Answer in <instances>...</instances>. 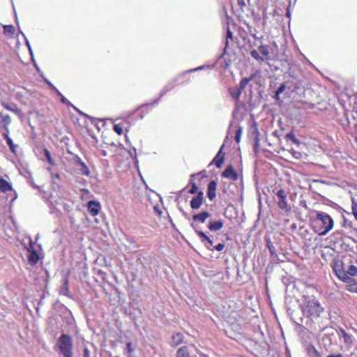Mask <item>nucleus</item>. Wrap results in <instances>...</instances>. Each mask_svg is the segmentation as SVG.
I'll list each match as a JSON object with an SVG mask.
<instances>
[{
	"label": "nucleus",
	"mask_w": 357,
	"mask_h": 357,
	"mask_svg": "<svg viewBox=\"0 0 357 357\" xmlns=\"http://www.w3.org/2000/svg\"><path fill=\"white\" fill-rule=\"evenodd\" d=\"M333 271L336 276L342 282L350 283L354 281L351 277L357 275V267L351 264L336 260L333 263Z\"/></svg>",
	"instance_id": "f257e3e1"
},
{
	"label": "nucleus",
	"mask_w": 357,
	"mask_h": 357,
	"mask_svg": "<svg viewBox=\"0 0 357 357\" xmlns=\"http://www.w3.org/2000/svg\"><path fill=\"white\" fill-rule=\"evenodd\" d=\"M324 307L321 306L319 302L314 297H305V305L303 311L307 317L318 318L324 312Z\"/></svg>",
	"instance_id": "f03ea898"
},
{
	"label": "nucleus",
	"mask_w": 357,
	"mask_h": 357,
	"mask_svg": "<svg viewBox=\"0 0 357 357\" xmlns=\"http://www.w3.org/2000/svg\"><path fill=\"white\" fill-rule=\"evenodd\" d=\"M316 224L319 227V234L326 235L333 227V220L331 217L326 213L318 212L317 214Z\"/></svg>",
	"instance_id": "7ed1b4c3"
},
{
	"label": "nucleus",
	"mask_w": 357,
	"mask_h": 357,
	"mask_svg": "<svg viewBox=\"0 0 357 357\" xmlns=\"http://www.w3.org/2000/svg\"><path fill=\"white\" fill-rule=\"evenodd\" d=\"M60 354L64 357H73V339L66 334H62L56 343Z\"/></svg>",
	"instance_id": "20e7f679"
},
{
	"label": "nucleus",
	"mask_w": 357,
	"mask_h": 357,
	"mask_svg": "<svg viewBox=\"0 0 357 357\" xmlns=\"http://www.w3.org/2000/svg\"><path fill=\"white\" fill-rule=\"evenodd\" d=\"M278 196L279 201L278 202V206L282 211L289 212L291 211L290 206L287 202V193L283 189H280L275 192Z\"/></svg>",
	"instance_id": "39448f33"
},
{
	"label": "nucleus",
	"mask_w": 357,
	"mask_h": 357,
	"mask_svg": "<svg viewBox=\"0 0 357 357\" xmlns=\"http://www.w3.org/2000/svg\"><path fill=\"white\" fill-rule=\"evenodd\" d=\"M191 227H192L198 236L200 238L201 241L204 244L205 247L209 250H212L211 247L213 245V242L209 237H208L205 233L202 231L197 230L196 225L194 223L191 224Z\"/></svg>",
	"instance_id": "423d86ee"
},
{
	"label": "nucleus",
	"mask_w": 357,
	"mask_h": 357,
	"mask_svg": "<svg viewBox=\"0 0 357 357\" xmlns=\"http://www.w3.org/2000/svg\"><path fill=\"white\" fill-rule=\"evenodd\" d=\"M222 176L224 178H230L234 181H236L238 179V175L232 166L227 167L222 173Z\"/></svg>",
	"instance_id": "0eeeda50"
},
{
	"label": "nucleus",
	"mask_w": 357,
	"mask_h": 357,
	"mask_svg": "<svg viewBox=\"0 0 357 357\" xmlns=\"http://www.w3.org/2000/svg\"><path fill=\"white\" fill-rule=\"evenodd\" d=\"M204 193L199 191L197 196L194 197L190 201V206L192 209H198L200 208L203 202Z\"/></svg>",
	"instance_id": "6e6552de"
},
{
	"label": "nucleus",
	"mask_w": 357,
	"mask_h": 357,
	"mask_svg": "<svg viewBox=\"0 0 357 357\" xmlns=\"http://www.w3.org/2000/svg\"><path fill=\"white\" fill-rule=\"evenodd\" d=\"M216 188L217 182L213 180L209 182L208 185L207 197L211 201L213 200L216 197Z\"/></svg>",
	"instance_id": "1a4fd4ad"
},
{
	"label": "nucleus",
	"mask_w": 357,
	"mask_h": 357,
	"mask_svg": "<svg viewBox=\"0 0 357 357\" xmlns=\"http://www.w3.org/2000/svg\"><path fill=\"white\" fill-rule=\"evenodd\" d=\"M30 248L31 249H33V242L31 241H30ZM29 257H28L29 263L30 264H31V265L36 264L38 263V260H39L38 254L34 250H30L29 249Z\"/></svg>",
	"instance_id": "9d476101"
},
{
	"label": "nucleus",
	"mask_w": 357,
	"mask_h": 357,
	"mask_svg": "<svg viewBox=\"0 0 357 357\" xmlns=\"http://www.w3.org/2000/svg\"><path fill=\"white\" fill-rule=\"evenodd\" d=\"M223 146L224 145L221 146L220 149L211 162V164L214 163L218 168H220L224 162L225 154L222 153Z\"/></svg>",
	"instance_id": "9b49d317"
},
{
	"label": "nucleus",
	"mask_w": 357,
	"mask_h": 357,
	"mask_svg": "<svg viewBox=\"0 0 357 357\" xmlns=\"http://www.w3.org/2000/svg\"><path fill=\"white\" fill-rule=\"evenodd\" d=\"M100 208V206L98 202L95 201H89L88 202V211L93 216L98 214Z\"/></svg>",
	"instance_id": "f8f14e48"
},
{
	"label": "nucleus",
	"mask_w": 357,
	"mask_h": 357,
	"mask_svg": "<svg viewBox=\"0 0 357 357\" xmlns=\"http://www.w3.org/2000/svg\"><path fill=\"white\" fill-rule=\"evenodd\" d=\"M10 122L11 119L9 115H2L0 112V126L3 128L7 132H9L8 125Z\"/></svg>",
	"instance_id": "ddd939ff"
},
{
	"label": "nucleus",
	"mask_w": 357,
	"mask_h": 357,
	"mask_svg": "<svg viewBox=\"0 0 357 357\" xmlns=\"http://www.w3.org/2000/svg\"><path fill=\"white\" fill-rule=\"evenodd\" d=\"M258 51L262 54L264 61H267L271 59L269 47L267 45H261L258 47Z\"/></svg>",
	"instance_id": "4468645a"
},
{
	"label": "nucleus",
	"mask_w": 357,
	"mask_h": 357,
	"mask_svg": "<svg viewBox=\"0 0 357 357\" xmlns=\"http://www.w3.org/2000/svg\"><path fill=\"white\" fill-rule=\"evenodd\" d=\"M223 227V222L222 220H217V221H213V220H210L208 222V228L209 230H211V231H219L220 229H221Z\"/></svg>",
	"instance_id": "2eb2a0df"
},
{
	"label": "nucleus",
	"mask_w": 357,
	"mask_h": 357,
	"mask_svg": "<svg viewBox=\"0 0 357 357\" xmlns=\"http://www.w3.org/2000/svg\"><path fill=\"white\" fill-rule=\"evenodd\" d=\"M13 188L12 185L5 180L4 178H1L0 179V191L3 193H6L8 191H12Z\"/></svg>",
	"instance_id": "dca6fc26"
},
{
	"label": "nucleus",
	"mask_w": 357,
	"mask_h": 357,
	"mask_svg": "<svg viewBox=\"0 0 357 357\" xmlns=\"http://www.w3.org/2000/svg\"><path fill=\"white\" fill-rule=\"evenodd\" d=\"M209 217H211V214L206 211H204L200 213L194 215L192 216V220L194 221H197L204 223L205 222L206 220Z\"/></svg>",
	"instance_id": "f3484780"
},
{
	"label": "nucleus",
	"mask_w": 357,
	"mask_h": 357,
	"mask_svg": "<svg viewBox=\"0 0 357 357\" xmlns=\"http://www.w3.org/2000/svg\"><path fill=\"white\" fill-rule=\"evenodd\" d=\"M183 335L181 333H177L172 335L171 344L173 347H176L181 344L183 341Z\"/></svg>",
	"instance_id": "a211bd4d"
},
{
	"label": "nucleus",
	"mask_w": 357,
	"mask_h": 357,
	"mask_svg": "<svg viewBox=\"0 0 357 357\" xmlns=\"http://www.w3.org/2000/svg\"><path fill=\"white\" fill-rule=\"evenodd\" d=\"M176 357H197L196 356H190L188 348L186 346L180 347L176 352Z\"/></svg>",
	"instance_id": "6ab92c4d"
},
{
	"label": "nucleus",
	"mask_w": 357,
	"mask_h": 357,
	"mask_svg": "<svg viewBox=\"0 0 357 357\" xmlns=\"http://www.w3.org/2000/svg\"><path fill=\"white\" fill-rule=\"evenodd\" d=\"M340 333L341 337L343 338L344 342L347 344H351L353 342L352 336L349 335L344 329L341 328L340 330Z\"/></svg>",
	"instance_id": "aec40b11"
},
{
	"label": "nucleus",
	"mask_w": 357,
	"mask_h": 357,
	"mask_svg": "<svg viewBox=\"0 0 357 357\" xmlns=\"http://www.w3.org/2000/svg\"><path fill=\"white\" fill-rule=\"evenodd\" d=\"M2 136L6 140V142H7L8 145L9 146L10 151L13 153H15V148L17 146L13 144V140L9 137L8 132H6L5 133H3Z\"/></svg>",
	"instance_id": "412c9836"
},
{
	"label": "nucleus",
	"mask_w": 357,
	"mask_h": 357,
	"mask_svg": "<svg viewBox=\"0 0 357 357\" xmlns=\"http://www.w3.org/2000/svg\"><path fill=\"white\" fill-rule=\"evenodd\" d=\"M68 279L66 278L62 286L60 287V294L69 296Z\"/></svg>",
	"instance_id": "4be33fe9"
},
{
	"label": "nucleus",
	"mask_w": 357,
	"mask_h": 357,
	"mask_svg": "<svg viewBox=\"0 0 357 357\" xmlns=\"http://www.w3.org/2000/svg\"><path fill=\"white\" fill-rule=\"evenodd\" d=\"M345 289L347 291L357 294V282L354 280L353 282L348 283V284L346 285Z\"/></svg>",
	"instance_id": "5701e85b"
},
{
	"label": "nucleus",
	"mask_w": 357,
	"mask_h": 357,
	"mask_svg": "<svg viewBox=\"0 0 357 357\" xmlns=\"http://www.w3.org/2000/svg\"><path fill=\"white\" fill-rule=\"evenodd\" d=\"M307 351L310 357H321L318 351L313 346H308Z\"/></svg>",
	"instance_id": "b1692460"
},
{
	"label": "nucleus",
	"mask_w": 357,
	"mask_h": 357,
	"mask_svg": "<svg viewBox=\"0 0 357 357\" xmlns=\"http://www.w3.org/2000/svg\"><path fill=\"white\" fill-rule=\"evenodd\" d=\"M77 164L79 165L82 167V172L83 174L85 175H89L90 171L88 168V167L86 165V164L82 161L80 158H78L77 160Z\"/></svg>",
	"instance_id": "393cba45"
},
{
	"label": "nucleus",
	"mask_w": 357,
	"mask_h": 357,
	"mask_svg": "<svg viewBox=\"0 0 357 357\" xmlns=\"http://www.w3.org/2000/svg\"><path fill=\"white\" fill-rule=\"evenodd\" d=\"M2 106L9 110V111H11V112H18V109L16 106V105L15 104H8L7 102H2Z\"/></svg>",
	"instance_id": "a878e982"
},
{
	"label": "nucleus",
	"mask_w": 357,
	"mask_h": 357,
	"mask_svg": "<svg viewBox=\"0 0 357 357\" xmlns=\"http://www.w3.org/2000/svg\"><path fill=\"white\" fill-rule=\"evenodd\" d=\"M49 84L52 87V89L56 91L58 96L61 97V102L66 104V105H71L69 100H68L59 91L54 87L52 84L49 83Z\"/></svg>",
	"instance_id": "bb28decb"
},
{
	"label": "nucleus",
	"mask_w": 357,
	"mask_h": 357,
	"mask_svg": "<svg viewBox=\"0 0 357 357\" xmlns=\"http://www.w3.org/2000/svg\"><path fill=\"white\" fill-rule=\"evenodd\" d=\"M196 174H193L191 175V179H190V183L192 184L191 189L190 190L189 192L190 194H195L197 192L198 187L195 184V183L193 181V178L196 176Z\"/></svg>",
	"instance_id": "cd10ccee"
},
{
	"label": "nucleus",
	"mask_w": 357,
	"mask_h": 357,
	"mask_svg": "<svg viewBox=\"0 0 357 357\" xmlns=\"http://www.w3.org/2000/svg\"><path fill=\"white\" fill-rule=\"evenodd\" d=\"M285 138L287 139V140L291 141L295 144H298L300 143L299 140L296 137L295 135L293 132L286 134Z\"/></svg>",
	"instance_id": "c85d7f7f"
},
{
	"label": "nucleus",
	"mask_w": 357,
	"mask_h": 357,
	"mask_svg": "<svg viewBox=\"0 0 357 357\" xmlns=\"http://www.w3.org/2000/svg\"><path fill=\"white\" fill-rule=\"evenodd\" d=\"M251 56L259 62H264V59L261 56L259 55V52L256 50H253L250 52Z\"/></svg>",
	"instance_id": "c756f323"
},
{
	"label": "nucleus",
	"mask_w": 357,
	"mask_h": 357,
	"mask_svg": "<svg viewBox=\"0 0 357 357\" xmlns=\"http://www.w3.org/2000/svg\"><path fill=\"white\" fill-rule=\"evenodd\" d=\"M351 211L355 219L357 220V201L354 198L351 199Z\"/></svg>",
	"instance_id": "7c9ffc66"
},
{
	"label": "nucleus",
	"mask_w": 357,
	"mask_h": 357,
	"mask_svg": "<svg viewBox=\"0 0 357 357\" xmlns=\"http://www.w3.org/2000/svg\"><path fill=\"white\" fill-rule=\"evenodd\" d=\"M3 32L9 35H13L15 32V28L13 25H5L3 26Z\"/></svg>",
	"instance_id": "2f4dec72"
},
{
	"label": "nucleus",
	"mask_w": 357,
	"mask_h": 357,
	"mask_svg": "<svg viewBox=\"0 0 357 357\" xmlns=\"http://www.w3.org/2000/svg\"><path fill=\"white\" fill-rule=\"evenodd\" d=\"M230 94L231 97L235 99L236 100H238L241 94V90L239 89L233 90L230 91Z\"/></svg>",
	"instance_id": "473e14b6"
},
{
	"label": "nucleus",
	"mask_w": 357,
	"mask_h": 357,
	"mask_svg": "<svg viewBox=\"0 0 357 357\" xmlns=\"http://www.w3.org/2000/svg\"><path fill=\"white\" fill-rule=\"evenodd\" d=\"M44 153H45V158H46L47 162L50 164L54 165V161H53V160L52 158L50 152L47 149H44Z\"/></svg>",
	"instance_id": "72a5a7b5"
},
{
	"label": "nucleus",
	"mask_w": 357,
	"mask_h": 357,
	"mask_svg": "<svg viewBox=\"0 0 357 357\" xmlns=\"http://www.w3.org/2000/svg\"><path fill=\"white\" fill-rule=\"evenodd\" d=\"M250 81V79H248L247 77L243 78L240 82L239 89H241L242 91V89H243L247 86V84H248V82Z\"/></svg>",
	"instance_id": "f704fd0d"
},
{
	"label": "nucleus",
	"mask_w": 357,
	"mask_h": 357,
	"mask_svg": "<svg viewBox=\"0 0 357 357\" xmlns=\"http://www.w3.org/2000/svg\"><path fill=\"white\" fill-rule=\"evenodd\" d=\"M114 130L118 134V135H121L123 133V128L122 127L119 125V124H116L114 126Z\"/></svg>",
	"instance_id": "c9c22d12"
},
{
	"label": "nucleus",
	"mask_w": 357,
	"mask_h": 357,
	"mask_svg": "<svg viewBox=\"0 0 357 357\" xmlns=\"http://www.w3.org/2000/svg\"><path fill=\"white\" fill-rule=\"evenodd\" d=\"M287 88V85L285 83L282 84L278 89H277L278 93H282L284 91L285 89Z\"/></svg>",
	"instance_id": "e433bc0d"
},
{
	"label": "nucleus",
	"mask_w": 357,
	"mask_h": 357,
	"mask_svg": "<svg viewBox=\"0 0 357 357\" xmlns=\"http://www.w3.org/2000/svg\"><path fill=\"white\" fill-rule=\"evenodd\" d=\"M126 349H127L128 352L130 354H131L133 352V351H134L133 348L132 347V343L131 342H128L126 344Z\"/></svg>",
	"instance_id": "4c0bfd02"
},
{
	"label": "nucleus",
	"mask_w": 357,
	"mask_h": 357,
	"mask_svg": "<svg viewBox=\"0 0 357 357\" xmlns=\"http://www.w3.org/2000/svg\"><path fill=\"white\" fill-rule=\"evenodd\" d=\"M225 248L224 243H218L216 246H215V249L218 251H222Z\"/></svg>",
	"instance_id": "58836bf2"
},
{
	"label": "nucleus",
	"mask_w": 357,
	"mask_h": 357,
	"mask_svg": "<svg viewBox=\"0 0 357 357\" xmlns=\"http://www.w3.org/2000/svg\"><path fill=\"white\" fill-rule=\"evenodd\" d=\"M83 357H90V351L87 347L84 349V356Z\"/></svg>",
	"instance_id": "ea45409f"
},
{
	"label": "nucleus",
	"mask_w": 357,
	"mask_h": 357,
	"mask_svg": "<svg viewBox=\"0 0 357 357\" xmlns=\"http://www.w3.org/2000/svg\"><path fill=\"white\" fill-rule=\"evenodd\" d=\"M267 246L268 248V250L273 255L274 253L275 248L273 245H270L269 243H267Z\"/></svg>",
	"instance_id": "a19ab883"
},
{
	"label": "nucleus",
	"mask_w": 357,
	"mask_h": 357,
	"mask_svg": "<svg viewBox=\"0 0 357 357\" xmlns=\"http://www.w3.org/2000/svg\"><path fill=\"white\" fill-rule=\"evenodd\" d=\"M232 36H233V33L228 28L227 31V38H232Z\"/></svg>",
	"instance_id": "79ce46f5"
},
{
	"label": "nucleus",
	"mask_w": 357,
	"mask_h": 357,
	"mask_svg": "<svg viewBox=\"0 0 357 357\" xmlns=\"http://www.w3.org/2000/svg\"><path fill=\"white\" fill-rule=\"evenodd\" d=\"M29 183L34 188L40 189V186L36 185L33 181H29Z\"/></svg>",
	"instance_id": "37998d69"
},
{
	"label": "nucleus",
	"mask_w": 357,
	"mask_h": 357,
	"mask_svg": "<svg viewBox=\"0 0 357 357\" xmlns=\"http://www.w3.org/2000/svg\"><path fill=\"white\" fill-rule=\"evenodd\" d=\"M327 357H343V356L340 354H331V355L328 356Z\"/></svg>",
	"instance_id": "c03bdc74"
},
{
	"label": "nucleus",
	"mask_w": 357,
	"mask_h": 357,
	"mask_svg": "<svg viewBox=\"0 0 357 357\" xmlns=\"http://www.w3.org/2000/svg\"><path fill=\"white\" fill-rule=\"evenodd\" d=\"M280 93H278V91H275V94L274 96V98L277 100H280Z\"/></svg>",
	"instance_id": "a18cd8bd"
},
{
	"label": "nucleus",
	"mask_w": 357,
	"mask_h": 357,
	"mask_svg": "<svg viewBox=\"0 0 357 357\" xmlns=\"http://www.w3.org/2000/svg\"><path fill=\"white\" fill-rule=\"evenodd\" d=\"M235 139H236V142H239L240 139H241V136H240L239 132L236 135V138H235Z\"/></svg>",
	"instance_id": "49530a36"
},
{
	"label": "nucleus",
	"mask_w": 357,
	"mask_h": 357,
	"mask_svg": "<svg viewBox=\"0 0 357 357\" xmlns=\"http://www.w3.org/2000/svg\"><path fill=\"white\" fill-rule=\"evenodd\" d=\"M26 45H27V47H28V48H29V52H30L31 54H32V51H31V46H30V45H29V42H28L27 40H26Z\"/></svg>",
	"instance_id": "de8ad7c7"
},
{
	"label": "nucleus",
	"mask_w": 357,
	"mask_h": 357,
	"mask_svg": "<svg viewBox=\"0 0 357 357\" xmlns=\"http://www.w3.org/2000/svg\"><path fill=\"white\" fill-rule=\"evenodd\" d=\"M238 4L244 6L245 3L243 0H238Z\"/></svg>",
	"instance_id": "09e8293b"
},
{
	"label": "nucleus",
	"mask_w": 357,
	"mask_h": 357,
	"mask_svg": "<svg viewBox=\"0 0 357 357\" xmlns=\"http://www.w3.org/2000/svg\"><path fill=\"white\" fill-rule=\"evenodd\" d=\"M255 77V75H251L249 77H247L248 79H250V81L252 80Z\"/></svg>",
	"instance_id": "8fccbe9b"
},
{
	"label": "nucleus",
	"mask_w": 357,
	"mask_h": 357,
	"mask_svg": "<svg viewBox=\"0 0 357 357\" xmlns=\"http://www.w3.org/2000/svg\"><path fill=\"white\" fill-rule=\"evenodd\" d=\"M166 92H167V90L163 91H162V95H163V94H164V93H165Z\"/></svg>",
	"instance_id": "3c124183"
},
{
	"label": "nucleus",
	"mask_w": 357,
	"mask_h": 357,
	"mask_svg": "<svg viewBox=\"0 0 357 357\" xmlns=\"http://www.w3.org/2000/svg\"><path fill=\"white\" fill-rule=\"evenodd\" d=\"M55 176L59 178V174H56Z\"/></svg>",
	"instance_id": "603ef678"
},
{
	"label": "nucleus",
	"mask_w": 357,
	"mask_h": 357,
	"mask_svg": "<svg viewBox=\"0 0 357 357\" xmlns=\"http://www.w3.org/2000/svg\"><path fill=\"white\" fill-rule=\"evenodd\" d=\"M107 155L106 152L103 151V155Z\"/></svg>",
	"instance_id": "864d4df0"
},
{
	"label": "nucleus",
	"mask_w": 357,
	"mask_h": 357,
	"mask_svg": "<svg viewBox=\"0 0 357 357\" xmlns=\"http://www.w3.org/2000/svg\"><path fill=\"white\" fill-rule=\"evenodd\" d=\"M79 112V114H83V115L86 116V114H84L82 113V112Z\"/></svg>",
	"instance_id": "5fc2aeb1"
},
{
	"label": "nucleus",
	"mask_w": 357,
	"mask_h": 357,
	"mask_svg": "<svg viewBox=\"0 0 357 357\" xmlns=\"http://www.w3.org/2000/svg\"><path fill=\"white\" fill-rule=\"evenodd\" d=\"M228 45V40L226 41V46Z\"/></svg>",
	"instance_id": "6e6d98bb"
}]
</instances>
